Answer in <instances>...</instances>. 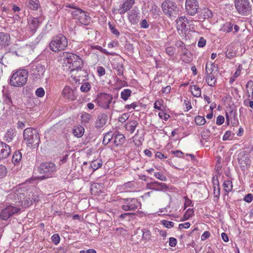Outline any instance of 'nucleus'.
<instances>
[{"label":"nucleus","instance_id":"2f4dec72","mask_svg":"<svg viewBox=\"0 0 253 253\" xmlns=\"http://www.w3.org/2000/svg\"><path fill=\"white\" fill-rule=\"evenodd\" d=\"M107 116L105 115L99 116L95 122V126L96 127H102L106 123Z\"/></svg>","mask_w":253,"mask_h":253},{"label":"nucleus","instance_id":"a211bd4d","mask_svg":"<svg viewBox=\"0 0 253 253\" xmlns=\"http://www.w3.org/2000/svg\"><path fill=\"white\" fill-rule=\"evenodd\" d=\"M10 37L9 34L0 32V48H2L9 45Z\"/></svg>","mask_w":253,"mask_h":253},{"label":"nucleus","instance_id":"8fccbe9b","mask_svg":"<svg viewBox=\"0 0 253 253\" xmlns=\"http://www.w3.org/2000/svg\"><path fill=\"white\" fill-rule=\"evenodd\" d=\"M154 176L158 179L166 181L167 180V177L162 172H156L154 173Z\"/></svg>","mask_w":253,"mask_h":253},{"label":"nucleus","instance_id":"423d86ee","mask_svg":"<svg viewBox=\"0 0 253 253\" xmlns=\"http://www.w3.org/2000/svg\"><path fill=\"white\" fill-rule=\"evenodd\" d=\"M121 208L126 211H135L141 208V203L134 198H123L121 200Z\"/></svg>","mask_w":253,"mask_h":253},{"label":"nucleus","instance_id":"dca6fc26","mask_svg":"<svg viewBox=\"0 0 253 253\" xmlns=\"http://www.w3.org/2000/svg\"><path fill=\"white\" fill-rule=\"evenodd\" d=\"M11 153L10 146L3 142H0V159L7 158Z\"/></svg>","mask_w":253,"mask_h":253},{"label":"nucleus","instance_id":"4c0bfd02","mask_svg":"<svg viewBox=\"0 0 253 253\" xmlns=\"http://www.w3.org/2000/svg\"><path fill=\"white\" fill-rule=\"evenodd\" d=\"M238 162L242 167H244L250 164V160L249 157L243 156L238 159Z\"/></svg>","mask_w":253,"mask_h":253},{"label":"nucleus","instance_id":"72a5a7b5","mask_svg":"<svg viewBox=\"0 0 253 253\" xmlns=\"http://www.w3.org/2000/svg\"><path fill=\"white\" fill-rule=\"evenodd\" d=\"M223 186L224 187V190L227 193H229L232 190V183L229 180H225L223 182Z\"/></svg>","mask_w":253,"mask_h":253},{"label":"nucleus","instance_id":"13d9d810","mask_svg":"<svg viewBox=\"0 0 253 253\" xmlns=\"http://www.w3.org/2000/svg\"><path fill=\"white\" fill-rule=\"evenodd\" d=\"M206 40L203 37H200L198 42V46L199 47H203L206 45Z\"/></svg>","mask_w":253,"mask_h":253},{"label":"nucleus","instance_id":"3c124183","mask_svg":"<svg viewBox=\"0 0 253 253\" xmlns=\"http://www.w3.org/2000/svg\"><path fill=\"white\" fill-rule=\"evenodd\" d=\"M201 137L204 139H207L211 135V132L209 129L203 130L201 132Z\"/></svg>","mask_w":253,"mask_h":253},{"label":"nucleus","instance_id":"393cba45","mask_svg":"<svg viewBox=\"0 0 253 253\" xmlns=\"http://www.w3.org/2000/svg\"><path fill=\"white\" fill-rule=\"evenodd\" d=\"M137 126L138 123L137 121L133 120L127 122L125 125V127L127 131H128L130 133H132L135 131Z\"/></svg>","mask_w":253,"mask_h":253},{"label":"nucleus","instance_id":"09e8293b","mask_svg":"<svg viewBox=\"0 0 253 253\" xmlns=\"http://www.w3.org/2000/svg\"><path fill=\"white\" fill-rule=\"evenodd\" d=\"M217 186H213V195L214 197L218 198L220 196V188L218 181H216Z\"/></svg>","mask_w":253,"mask_h":253},{"label":"nucleus","instance_id":"4be33fe9","mask_svg":"<svg viewBox=\"0 0 253 253\" xmlns=\"http://www.w3.org/2000/svg\"><path fill=\"white\" fill-rule=\"evenodd\" d=\"M67 7H69L71 9L69 10L68 13L72 15V16H78L79 15L84 14V11L81 9L76 7L74 4H68L66 6Z\"/></svg>","mask_w":253,"mask_h":253},{"label":"nucleus","instance_id":"de8ad7c7","mask_svg":"<svg viewBox=\"0 0 253 253\" xmlns=\"http://www.w3.org/2000/svg\"><path fill=\"white\" fill-rule=\"evenodd\" d=\"M166 53L170 56H172L175 52V48L173 46H167L165 49Z\"/></svg>","mask_w":253,"mask_h":253},{"label":"nucleus","instance_id":"0e129e2a","mask_svg":"<svg viewBox=\"0 0 253 253\" xmlns=\"http://www.w3.org/2000/svg\"><path fill=\"white\" fill-rule=\"evenodd\" d=\"M253 199V196L252 194H248L246 195L244 198V201L245 202L250 203H251Z\"/></svg>","mask_w":253,"mask_h":253},{"label":"nucleus","instance_id":"f8f14e48","mask_svg":"<svg viewBox=\"0 0 253 253\" xmlns=\"http://www.w3.org/2000/svg\"><path fill=\"white\" fill-rule=\"evenodd\" d=\"M199 8V2L197 0H186L185 8L188 14L193 16L195 15Z\"/></svg>","mask_w":253,"mask_h":253},{"label":"nucleus","instance_id":"cd10ccee","mask_svg":"<svg viewBox=\"0 0 253 253\" xmlns=\"http://www.w3.org/2000/svg\"><path fill=\"white\" fill-rule=\"evenodd\" d=\"M125 137L122 133H118L114 136V143L117 146L124 144L125 142Z\"/></svg>","mask_w":253,"mask_h":253},{"label":"nucleus","instance_id":"7ed1b4c3","mask_svg":"<svg viewBox=\"0 0 253 253\" xmlns=\"http://www.w3.org/2000/svg\"><path fill=\"white\" fill-rule=\"evenodd\" d=\"M23 137L28 146L36 147L39 146L40 138L36 129L26 128L23 132Z\"/></svg>","mask_w":253,"mask_h":253},{"label":"nucleus","instance_id":"ddd939ff","mask_svg":"<svg viewBox=\"0 0 253 253\" xmlns=\"http://www.w3.org/2000/svg\"><path fill=\"white\" fill-rule=\"evenodd\" d=\"M63 98L69 101H74L77 99L76 91L71 88L69 86H65L62 92Z\"/></svg>","mask_w":253,"mask_h":253},{"label":"nucleus","instance_id":"bb28decb","mask_svg":"<svg viewBox=\"0 0 253 253\" xmlns=\"http://www.w3.org/2000/svg\"><path fill=\"white\" fill-rule=\"evenodd\" d=\"M22 158V153L19 151H16L13 155L12 162L15 165H19Z\"/></svg>","mask_w":253,"mask_h":253},{"label":"nucleus","instance_id":"f3484780","mask_svg":"<svg viewBox=\"0 0 253 253\" xmlns=\"http://www.w3.org/2000/svg\"><path fill=\"white\" fill-rule=\"evenodd\" d=\"M135 3V0H125L122 6L118 9V12L120 14L125 13L129 10Z\"/></svg>","mask_w":253,"mask_h":253},{"label":"nucleus","instance_id":"f03ea898","mask_svg":"<svg viewBox=\"0 0 253 253\" xmlns=\"http://www.w3.org/2000/svg\"><path fill=\"white\" fill-rule=\"evenodd\" d=\"M29 73L24 69L12 71L9 80V84L14 87H22L27 83Z\"/></svg>","mask_w":253,"mask_h":253},{"label":"nucleus","instance_id":"338daca9","mask_svg":"<svg viewBox=\"0 0 253 253\" xmlns=\"http://www.w3.org/2000/svg\"><path fill=\"white\" fill-rule=\"evenodd\" d=\"M244 104L247 106H250L253 109V100H250L249 99H246L244 101Z\"/></svg>","mask_w":253,"mask_h":253},{"label":"nucleus","instance_id":"58836bf2","mask_svg":"<svg viewBox=\"0 0 253 253\" xmlns=\"http://www.w3.org/2000/svg\"><path fill=\"white\" fill-rule=\"evenodd\" d=\"M29 7L33 10H37L40 7L39 0H30L29 3Z\"/></svg>","mask_w":253,"mask_h":253},{"label":"nucleus","instance_id":"69168bd1","mask_svg":"<svg viewBox=\"0 0 253 253\" xmlns=\"http://www.w3.org/2000/svg\"><path fill=\"white\" fill-rule=\"evenodd\" d=\"M158 115L160 118L164 119L165 121H167L170 117L169 114L165 113L164 112H160Z\"/></svg>","mask_w":253,"mask_h":253},{"label":"nucleus","instance_id":"052dcab7","mask_svg":"<svg viewBox=\"0 0 253 253\" xmlns=\"http://www.w3.org/2000/svg\"><path fill=\"white\" fill-rule=\"evenodd\" d=\"M108 25L111 32L115 36L118 37L120 35V33L118 31V30L112 25L110 22L108 23Z\"/></svg>","mask_w":253,"mask_h":253},{"label":"nucleus","instance_id":"79ce46f5","mask_svg":"<svg viewBox=\"0 0 253 253\" xmlns=\"http://www.w3.org/2000/svg\"><path fill=\"white\" fill-rule=\"evenodd\" d=\"M143 235H142V239L145 241H149L151 239V232L146 229H144L142 230Z\"/></svg>","mask_w":253,"mask_h":253},{"label":"nucleus","instance_id":"c756f323","mask_svg":"<svg viewBox=\"0 0 253 253\" xmlns=\"http://www.w3.org/2000/svg\"><path fill=\"white\" fill-rule=\"evenodd\" d=\"M102 166V161L100 159H97L92 161L90 165V168L93 171L100 168Z\"/></svg>","mask_w":253,"mask_h":253},{"label":"nucleus","instance_id":"9b49d317","mask_svg":"<svg viewBox=\"0 0 253 253\" xmlns=\"http://www.w3.org/2000/svg\"><path fill=\"white\" fill-rule=\"evenodd\" d=\"M192 22V20L188 19V17H179L176 20V27L178 31H180L181 34H185L188 29L187 26Z\"/></svg>","mask_w":253,"mask_h":253},{"label":"nucleus","instance_id":"5701e85b","mask_svg":"<svg viewBox=\"0 0 253 253\" xmlns=\"http://www.w3.org/2000/svg\"><path fill=\"white\" fill-rule=\"evenodd\" d=\"M16 131L14 129L10 128L7 129L4 136V139L7 142H10L15 136Z\"/></svg>","mask_w":253,"mask_h":253},{"label":"nucleus","instance_id":"4d7b16f0","mask_svg":"<svg viewBox=\"0 0 253 253\" xmlns=\"http://www.w3.org/2000/svg\"><path fill=\"white\" fill-rule=\"evenodd\" d=\"M224 117L223 116L219 115L216 118V124L218 126H220L224 123Z\"/></svg>","mask_w":253,"mask_h":253},{"label":"nucleus","instance_id":"49530a36","mask_svg":"<svg viewBox=\"0 0 253 253\" xmlns=\"http://www.w3.org/2000/svg\"><path fill=\"white\" fill-rule=\"evenodd\" d=\"M185 202L184 204V210H185L188 207H193L194 204L193 202L189 199L187 196L184 197Z\"/></svg>","mask_w":253,"mask_h":253},{"label":"nucleus","instance_id":"c85d7f7f","mask_svg":"<svg viewBox=\"0 0 253 253\" xmlns=\"http://www.w3.org/2000/svg\"><path fill=\"white\" fill-rule=\"evenodd\" d=\"M77 60L75 63H73V64L69 65V68L70 69L71 71L80 69L83 67V62L82 59L79 57V59Z\"/></svg>","mask_w":253,"mask_h":253},{"label":"nucleus","instance_id":"864d4df0","mask_svg":"<svg viewBox=\"0 0 253 253\" xmlns=\"http://www.w3.org/2000/svg\"><path fill=\"white\" fill-rule=\"evenodd\" d=\"M35 93L37 96L39 97H42L44 96L45 94V91L43 88L39 87L38 89H37Z\"/></svg>","mask_w":253,"mask_h":253},{"label":"nucleus","instance_id":"e2e57ef3","mask_svg":"<svg viewBox=\"0 0 253 253\" xmlns=\"http://www.w3.org/2000/svg\"><path fill=\"white\" fill-rule=\"evenodd\" d=\"M177 244V240L173 237H170L169 238V245L171 247H174Z\"/></svg>","mask_w":253,"mask_h":253},{"label":"nucleus","instance_id":"f704fd0d","mask_svg":"<svg viewBox=\"0 0 253 253\" xmlns=\"http://www.w3.org/2000/svg\"><path fill=\"white\" fill-rule=\"evenodd\" d=\"M113 138V134L112 132L110 131L106 133L104 136L102 143L104 145L108 144Z\"/></svg>","mask_w":253,"mask_h":253},{"label":"nucleus","instance_id":"20e7f679","mask_svg":"<svg viewBox=\"0 0 253 253\" xmlns=\"http://www.w3.org/2000/svg\"><path fill=\"white\" fill-rule=\"evenodd\" d=\"M56 166L52 163H42L39 168V172L42 174L40 178L42 180L52 177L56 172Z\"/></svg>","mask_w":253,"mask_h":253},{"label":"nucleus","instance_id":"412c9836","mask_svg":"<svg viewBox=\"0 0 253 253\" xmlns=\"http://www.w3.org/2000/svg\"><path fill=\"white\" fill-rule=\"evenodd\" d=\"M230 120V122L233 126H237L239 124V121L237 117V113L236 111L230 110L228 113Z\"/></svg>","mask_w":253,"mask_h":253},{"label":"nucleus","instance_id":"c9c22d12","mask_svg":"<svg viewBox=\"0 0 253 253\" xmlns=\"http://www.w3.org/2000/svg\"><path fill=\"white\" fill-rule=\"evenodd\" d=\"M131 91L129 89H125L121 92V98L124 101L127 100L130 96Z\"/></svg>","mask_w":253,"mask_h":253},{"label":"nucleus","instance_id":"603ef678","mask_svg":"<svg viewBox=\"0 0 253 253\" xmlns=\"http://www.w3.org/2000/svg\"><path fill=\"white\" fill-rule=\"evenodd\" d=\"M129 117V115L128 113H124L118 118V120L121 123H124Z\"/></svg>","mask_w":253,"mask_h":253},{"label":"nucleus","instance_id":"aec40b11","mask_svg":"<svg viewBox=\"0 0 253 253\" xmlns=\"http://www.w3.org/2000/svg\"><path fill=\"white\" fill-rule=\"evenodd\" d=\"M208 64H207L206 66V71L207 73V77L206 79V82L209 85L214 86L216 83V79L213 75H212V71L210 72V73H208Z\"/></svg>","mask_w":253,"mask_h":253},{"label":"nucleus","instance_id":"4468645a","mask_svg":"<svg viewBox=\"0 0 253 253\" xmlns=\"http://www.w3.org/2000/svg\"><path fill=\"white\" fill-rule=\"evenodd\" d=\"M147 187L149 189L157 191H166L168 189V187L165 183H160L156 181L148 183Z\"/></svg>","mask_w":253,"mask_h":253},{"label":"nucleus","instance_id":"680f3d73","mask_svg":"<svg viewBox=\"0 0 253 253\" xmlns=\"http://www.w3.org/2000/svg\"><path fill=\"white\" fill-rule=\"evenodd\" d=\"M231 134H232L231 131H230V130L226 131L224 133V135H223V136L222 137V140L223 141H225V140H227L230 139V136L231 135Z\"/></svg>","mask_w":253,"mask_h":253},{"label":"nucleus","instance_id":"6ab92c4d","mask_svg":"<svg viewBox=\"0 0 253 253\" xmlns=\"http://www.w3.org/2000/svg\"><path fill=\"white\" fill-rule=\"evenodd\" d=\"M64 57L65 63L66 66L69 67V65H71L73 63H75L77 60V59H79V56L72 53H66L64 55Z\"/></svg>","mask_w":253,"mask_h":253},{"label":"nucleus","instance_id":"b1692460","mask_svg":"<svg viewBox=\"0 0 253 253\" xmlns=\"http://www.w3.org/2000/svg\"><path fill=\"white\" fill-rule=\"evenodd\" d=\"M226 49V56L227 57L231 59L236 56V51L234 45L232 44H230L227 45Z\"/></svg>","mask_w":253,"mask_h":253},{"label":"nucleus","instance_id":"f257e3e1","mask_svg":"<svg viewBox=\"0 0 253 253\" xmlns=\"http://www.w3.org/2000/svg\"><path fill=\"white\" fill-rule=\"evenodd\" d=\"M27 194L28 192L24 188H20L17 190L14 195L16 206L9 205L2 209L0 211V219L7 220L20 211V206L26 208L30 206L32 204V201H35L36 199L27 197Z\"/></svg>","mask_w":253,"mask_h":253},{"label":"nucleus","instance_id":"37998d69","mask_svg":"<svg viewBox=\"0 0 253 253\" xmlns=\"http://www.w3.org/2000/svg\"><path fill=\"white\" fill-rule=\"evenodd\" d=\"M195 122L197 125L201 126L204 125L206 121L204 117L197 116L195 118Z\"/></svg>","mask_w":253,"mask_h":253},{"label":"nucleus","instance_id":"e433bc0d","mask_svg":"<svg viewBox=\"0 0 253 253\" xmlns=\"http://www.w3.org/2000/svg\"><path fill=\"white\" fill-rule=\"evenodd\" d=\"M194 211L193 209H187L183 215L182 220H187L189 219L194 215Z\"/></svg>","mask_w":253,"mask_h":253},{"label":"nucleus","instance_id":"bf43d9fd","mask_svg":"<svg viewBox=\"0 0 253 253\" xmlns=\"http://www.w3.org/2000/svg\"><path fill=\"white\" fill-rule=\"evenodd\" d=\"M163 224L167 228H170L172 227L174 225V223L172 221H168V220H163L162 221Z\"/></svg>","mask_w":253,"mask_h":253},{"label":"nucleus","instance_id":"c03bdc74","mask_svg":"<svg viewBox=\"0 0 253 253\" xmlns=\"http://www.w3.org/2000/svg\"><path fill=\"white\" fill-rule=\"evenodd\" d=\"M114 68H115V70L117 71L118 75H119V76L123 75L124 67H123V65L122 64H120V63L117 64Z\"/></svg>","mask_w":253,"mask_h":253},{"label":"nucleus","instance_id":"a878e982","mask_svg":"<svg viewBox=\"0 0 253 253\" xmlns=\"http://www.w3.org/2000/svg\"><path fill=\"white\" fill-rule=\"evenodd\" d=\"M84 132V127L81 125L74 126L73 129L74 135L78 138L81 137Z\"/></svg>","mask_w":253,"mask_h":253},{"label":"nucleus","instance_id":"0eeeda50","mask_svg":"<svg viewBox=\"0 0 253 253\" xmlns=\"http://www.w3.org/2000/svg\"><path fill=\"white\" fill-rule=\"evenodd\" d=\"M235 6L240 14L249 15L251 13L252 8L248 0H235Z\"/></svg>","mask_w":253,"mask_h":253},{"label":"nucleus","instance_id":"6e6552de","mask_svg":"<svg viewBox=\"0 0 253 253\" xmlns=\"http://www.w3.org/2000/svg\"><path fill=\"white\" fill-rule=\"evenodd\" d=\"M112 100V95L105 93H100L97 95L95 100L100 107L104 109H109Z\"/></svg>","mask_w":253,"mask_h":253},{"label":"nucleus","instance_id":"a19ab883","mask_svg":"<svg viewBox=\"0 0 253 253\" xmlns=\"http://www.w3.org/2000/svg\"><path fill=\"white\" fill-rule=\"evenodd\" d=\"M79 22L83 25H88L91 22L90 17H79Z\"/></svg>","mask_w":253,"mask_h":253},{"label":"nucleus","instance_id":"7c9ffc66","mask_svg":"<svg viewBox=\"0 0 253 253\" xmlns=\"http://www.w3.org/2000/svg\"><path fill=\"white\" fill-rule=\"evenodd\" d=\"M126 192H132L136 191L134 184L132 181H129L123 184Z\"/></svg>","mask_w":253,"mask_h":253},{"label":"nucleus","instance_id":"5fc2aeb1","mask_svg":"<svg viewBox=\"0 0 253 253\" xmlns=\"http://www.w3.org/2000/svg\"><path fill=\"white\" fill-rule=\"evenodd\" d=\"M51 240L53 243L55 245H57L60 242V238L58 234H54L52 236Z\"/></svg>","mask_w":253,"mask_h":253},{"label":"nucleus","instance_id":"9d476101","mask_svg":"<svg viewBox=\"0 0 253 253\" xmlns=\"http://www.w3.org/2000/svg\"><path fill=\"white\" fill-rule=\"evenodd\" d=\"M162 8L165 14L171 16L178 14V8L175 3L170 1H165L162 4Z\"/></svg>","mask_w":253,"mask_h":253},{"label":"nucleus","instance_id":"473e14b6","mask_svg":"<svg viewBox=\"0 0 253 253\" xmlns=\"http://www.w3.org/2000/svg\"><path fill=\"white\" fill-rule=\"evenodd\" d=\"M191 92L195 97H200L201 95V89L196 85L191 86Z\"/></svg>","mask_w":253,"mask_h":253},{"label":"nucleus","instance_id":"1a4fd4ad","mask_svg":"<svg viewBox=\"0 0 253 253\" xmlns=\"http://www.w3.org/2000/svg\"><path fill=\"white\" fill-rule=\"evenodd\" d=\"M45 71L44 66L41 64H34L31 65L30 73L32 77L35 80L42 79L43 77Z\"/></svg>","mask_w":253,"mask_h":253},{"label":"nucleus","instance_id":"39448f33","mask_svg":"<svg viewBox=\"0 0 253 253\" xmlns=\"http://www.w3.org/2000/svg\"><path fill=\"white\" fill-rule=\"evenodd\" d=\"M68 45L66 38L62 34L54 37L50 43V49L54 52H58L64 50Z\"/></svg>","mask_w":253,"mask_h":253},{"label":"nucleus","instance_id":"774afa93","mask_svg":"<svg viewBox=\"0 0 253 253\" xmlns=\"http://www.w3.org/2000/svg\"><path fill=\"white\" fill-rule=\"evenodd\" d=\"M246 87H249L250 90L252 91V96L251 99H253V82L252 81H249L247 84Z\"/></svg>","mask_w":253,"mask_h":253},{"label":"nucleus","instance_id":"a18cd8bd","mask_svg":"<svg viewBox=\"0 0 253 253\" xmlns=\"http://www.w3.org/2000/svg\"><path fill=\"white\" fill-rule=\"evenodd\" d=\"M90 88H91V85L87 82H86V83L82 84L80 87V89H81V91H82L83 92H88L90 89Z\"/></svg>","mask_w":253,"mask_h":253},{"label":"nucleus","instance_id":"2eb2a0df","mask_svg":"<svg viewBox=\"0 0 253 253\" xmlns=\"http://www.w3.org/2000/svg\"><path fill=\"white\" fill-rule=\"evenodd\" d=\"M40 17H29L28 19V28L32 33H35L41 22Z\"/></svg>","mask_w":253,"mask_h":253},{"label":"nucleus","instance_id":"6e6d98bb","mask_svg":"<svg viewBox=\"0 0 253 253\" xmlns=\"http://www.w3.org/2000/svg\"><path fill=\"white\" fill-rule=\"evenodd\" d=\"M97 72L99 76L101 77L105 74L106 71L104 68L102 66H98L97 67Z\"/></svg>","mask_w":253,"mask_h":253},{"label":"nucleus","instance_id":"ea45409f","mask_svg":"<svg viewBox=\"0 0 253 253\" xmlns=\"http://www.w3.org/2000/svg\"><path fill=\"white\" fill-rule=\"evenodd\" d=\"M92 118V116L87 113H83L81 116V120L84 124H87Z\"/></svg>","mask_w":253,"mask_h":253}]
</instances>
